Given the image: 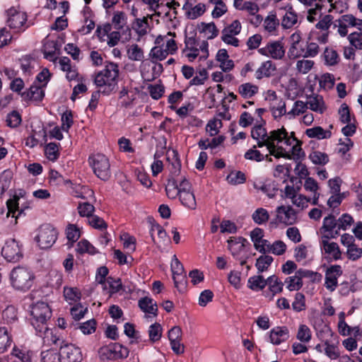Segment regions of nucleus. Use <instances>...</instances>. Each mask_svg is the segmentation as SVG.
Returning <instances> with one entry per match:
<instances>
[{"label":"nucleus","mask_w":362,"mask_h":362,"mask_svg":"<svg viewBox=\"0 0 362 362\" xmlns=\"http://www.w3.org/2000/svg\"><path fill=\"white\" fill-rule=\"evenodd\" d=\"M11 339L8 334L6 327H0V354L6 351L7 348L11 346Z\"/></svg>","instance_id":"obj_45"},{"label":"nucleus","mask_w":362,"mask_h":362,"mask_svg":"<svg viewBox=\"0 0 362 362\" xmlns=\"http://www.w3.org/2000/svg\"><path fill=\"white\" fill-rule=\"evenodd\" d=\"M2 256L11 262H16L23 257V253L18 242L10 238L7 240L1 250Z\"/></svg>","instance_id":"obj_8"},{"label":"nucleus","mask_w":362,"mask_h":362,"mask_svg":"<svg viewBox=\"0 0 362 362\" xmlns=\"http://www.w3.org/2000/svg\"><path fill=\"white\" fill-rule=\"evenodd\" d=\"M168 54V50L160 46L153 47L150 52L151 57L159 61L165 59Z\"/></svg>","instance_id":"obj_62"},{"label":"nucleus","mask_w":362,"mask_h":362,"mask_svg":"<svg viewBox=\"0 0 362 362\" xmlns=\"http://www.w3.org/2000/svg\"><path fill=\"white\" fill-rule=\"evenodd\" d=\"M139 307L140 309L148 314H152L153 316L158 315V306L156 303H153L152 298L148 297H144L139 300Z\"/></svg>","instance_id":"obj_23"},{"label":"nucleus","mask_w":362,"mask_h":362,"mask_svg":"<svg viewBox=\"0 0 362 362\" xmlns=\"http://www.w3.org/2000/svg\"><path fill=\"white\" fill-rule=\"evenodd\" d=\"M6 23L10 28L16 30L17 32L23 31L27 26H25L27 21L25 13L17 11L15 8H10L7 11Z\"/></svg>","instance_id":"obj_10"},{"label":"nucleus","mask_w":362,"mask_h":362,"mask_svg":"<svg viewBox=\"0 0 362 362\" xmlns=\"http://www.w3.org/2000/svg\"><path fill=\"white\" fill-rule=\"evenodd\" d=\"M148 16H144L141 18H136L132 23V28L140 36H144L148 33L149 24Z\"/></svg>","instance_id":"obj_22"},{"label":"nucleus","mask_w":362,"mask_h":362,"mask_svg":"<svg viewBox=\"0 0 362 362\" xmlns=\"http://www.w3.org/2000/svg\"><path fill=\"white\" fill-rule=\"evenodd\" d=\"M296 339L302 343H309L312 339V332L308 326L301 324L296 332Z\"/></svg>","instance_id":"obj_34"},{"label":"nucleus","mask_w":362,"mask_h":362,"mask_svg":"<svg viewBox=\"0 0 362 362\" xmlns=\"http://www.w3.org/2000/svg\"><path fill=\"white\" fill-rule=\"evenodd\" d=\"M306 103L308 108L317 112L322 113L326 109L322 97L320 95L309 97Z\"/></svg>","instance_id":"obj_28"},{"label":"nucleus","mask_w":362,"mask_h":362,"mask_svg":"<svg viewBox=\"0 0 362 362\" xmlns=\"http://www.w3.org/2000/svg\"><path fill=\"white\" fill-rule=\"evenodd\" d=\"M127 15L123 11H115L112 18V24L115 29L122 30L127 24Z\"/></svg>","instance_id":"obj_36"},{"label":"nucleus","mask_w":362,"mask_h":362,"mask_svg":"<svg viewBox=\"0 0 362 362\" xmlns=\"http://www.w3.org/2000/svg\"><path fill=\"white\" fill-rule=\"evenodd\" d=\"M322 236L332 237L336 238L339 235L338 229V222L335 217L332 215H329L323 219V223L320 229Z\"/></svg>","instance_id":"obj_14"},{"label":"nucleus","mask_w":362,"mask_h":362,"mask_svg":"<svg viewBox=\"0 0 362 362\" xmlns=\"http://www.w3.org/2000/svg\"><path fill=\"white\" fill-rule=\"evenodd\" d=\"M10 278L14 288L19 291H27L33 285L34 276L28 269L18 267L11 271Z\"/></svg>","instance_id":"obj_4"},{"label":"nucleus","mask_w":362,"mask_h":362,"mask_svg":"<svg viewBox=\"0 0 362 362\" xmlns=\"http://www.w3.org/2000/svg\"><path fill=\"white\" fill-rule=\"evenodd\" d=\"M178 181L172 177L168 179V183L165 186L166 195L168 198L174 199L177 198L181 191V180Z\"/></svg>","instance_id":"obj_25"},{"label":"nucleus","mask_w":362,"mask_h":362,"mask_svg":"<svg viewBox=\"0 0 362 362\" xmlns=\"http://www.w3.org/2000/svg\"><path fill=\"white\" fill-rule=\"evenodd\" d=\"M104 288L106 289L107 286L109 287L110 294L118 292L122 288V282L120 279H114L112 277L107 279L106 286L104 285Z\"/></svg>","instance_id":"obj_59"},{"label":"nucleus","mask_w":362,"mask_h":362,"mask_svg":"<svg viewBox=\"0 0 362 362\" xmlns=\"http://www.w3.org/2000/svg\"><path fill=\"white\" fill-rule=\"evenodd\" d=\"M261 54L274 59H281L285 55L284 43L280 40L272 41L258 49Z\"/></svg>","instance_id":"obj_12"},{"label":"nucleus","mask_w":362,"mask_h":362,"mask_svg":"<svg viewBox=\"0 0 362 362\" xmlns=\"http://www.w3.org/2000/svg\"><path fill=\"white\" fill-rule=\"evenodd\" d=\"M64 296L66 300L76 302L81 299V293L78 288L76 287H64Z\"/></svg>","instance_id":"obj_41"},{"label":"nucleus","mask_w":362,"mask_h":362,"mask_svg":"<svg viewBox=\"0 0 362 362\" xmlns=\"http://www.w3.org/2000/svg\"><path fill=\"white\" fill-rule=\"evenodd\" d=\"M228 247L235 258H240L241 256L247 255L245 244L247 241L243 237H232L228 240Z\"/></svg>","instance_id":"obj_15"},{"label":"nucleus","mask_w":362,"mask_h":362,"mask_svg":"<svg viewBox=\"0 0 362 362\" xmlns=\"http://www.w3.org/2000/svg\"><path fill=\"white\" fill-rule=\"evenodd\" d=\"M76 252L79 254L88 253L89 255H95L97 250L88 240H81L77 244Z\"/></svg>","instance_id":"obj_43"},{"label":"nucleus","mask_w":362,"mask_h":362,"mask_svg":"<svg viewBox=\"0 0 362 362\" xmlns=\"http://www.w3.org/2000/svg\"><path fill=\"white\" fill-rule=\"evenodd\" d=\"M119 66L113 62H107L105 68L98 72L94 78L95 84L100 88H103L102 92L110 94L115 88L119 76Z\"/></svg>","instance_id":"obj_1"},{"label":"nucleus","mask_w":362,"mask_h":362,"mask_svg":"<svg viewBox=\"0 0 362 362\" xmlns=\"http://www.w3.org/2000/svg\"><path fill=\"white\" fill-rule=\"evenodd\" d=\"M267 285L272 293L270 300H273L276 294L280 293L283 291L284 283L275 275L270 276L267 279Z\"/></svg>","instance_id":"obj_26"},{"label":"nucleus","mask_w":362,"mask_h":362,"mask_svg":"<svg viewBox=\"0 0 362 362\" xmlns=\"http://www.w3.org/2000/svg\"><path fill=\"white\" fill-rule=\"evenodd\" d=\"M171 269L175 286L179 288V284L182 281L185 280V276L183 275L184 267L176 255H174L173 257Z\"/></svg>","instance_id":"obj_20"},{"label":"nucleus","mask_w":362,"mask_h":362,"mask_svg":"<svg viewBox=\"0 0 362 362\" xmlns=\"http://www.w3.org/2000/svg\"><path fill=\"white\" fill-rule=\"evenodd\" d=\"M57 44L54 40H47L43 45V52L45 58H52L56 54Z\"/></svg>","instance_id":"obj_53"},{"label":"nucleus","mask_w":362,"mask_h":362,"mask_svg":"<svg viewBox=\"0 0 362 362\" xmlns=\"http://www.w3.org/2000/svg\"><path fill=\"white\" fill-rule=\"evenodd\" d=\"M356 22V18L354 15L346 14L334 22V27L338 28V33L340 36L345 37L348 34V28H354Z\"/></svg>","instance_id":"obj_17"},{"label":"nucleus","mask_w":362,"mask_h":362,"mask_svg":"<svg viewBox=\"0 0 362 362\" xmlns=\"http://www.w3.org/2000/svg\"><path fill=\"white\" fill-rule=\"evenodd\" d=\"M342 274V269L340 265H332L327 268L325 272V287L330 291L336 289L338 285V277Z\"/></svg>","instance_id":"obj_13"},{"label":"nucleus","mask_w":362,"mask_h":362,"mask_svg":"<svg viewBox=\"0 0 362 362\" xmlns=\"http://www.w3.org/2000/svg\"><path fill=\"white\" fill-rule=\"evenodd\" d=\"M21 116L18 111L13 110L9 113L6 117L7 126L15 128L17 127L21 122Z\"/></svg>","instance_id":"obj_58"},{"label":"nucleus","mask_w":362,"mask_h":362,"mask_svg":"<svg viewBox=\"0 0 362 362\" xmlns=\"http://www.w3.org/2000/svg\"><path fill=\"white\" fill-rule=\"evenodd\" d=\"M12 179V173L10 170H4L0 175V198L8 189Z\"/></svg>","instance_id":"obj_40"},{"label":"nucleus","mask_w":362,"mask_h":362,"mask_svg":"<svg viewBox=\"0 0 362 362\" xmlns=\"http://www.w3.org/2000/svg\"><path fill=\"white\" fill-rule=\"evenodd\" d=\"M45 152L47 158L52 161L56 160L59 156L57 144L52 142L46 146Z\"/></svg>","instance_id":"obj_55"},{"label":"nucleus","mask_w":362,"mask_h":362,"mask_svg":"<svg viewBox=\"0 0 362 362\" xmlns=\"http://www.w3.org/2000/svg\"><path fill=\"white\" fill-rule=\"evenodd\" d=\"M127 52L132 61H142L144 58V51L137 44L129 45Z\"/></svg>","instance_id":"obj_38"},{"label":"nucleus","mask_w":362,"mask_h":362,"mask_svg":"<svg viewBox=\"0 0 362 362\" xmlns=\"http://www.w3.org/2000/svg\"><path fill=\"white\" fill-rule=\"evenodd\" d=\"M87 310L86 307H83L81 304H77L71 308L70 313L75 320H80L84 317Z\"/></svg>","instance_id":"obj_63"},{"label":"nucleus","mask_w":362,"mask_h":362,"mask_svg":"<svg viewBox=\"0 0 362 362\" xmlns=\"http://www.w3.org/2000/svg\"><path fill=\"white\" fill-rule=\"evenodd\" d=\"M297 213L291 206L281 205L276 209V221L285 226H291L297 221Z\"/></svg>","instance_id":"obj_11"},{"label":"nucleus","mask_w":362,"mask_h":362,"mask_svg":"<svg viewBox=\"0 0 362 362\" xmlns=\"http://www.w3.org/2000/svg\"><path fill=\"white\" fill-rule=\"evenodd\" d=\"M286 288L290 291H298L303 286V281L296 275L287 277L285 280Z\"/></svg>","instance_id":"obj_57"},{"label":"nucleus","mask_w":362,"mask_h":362,"mask_svg":"<svg viewBox=\"0 0 362 362\" xmlns=\"http://www.w3.org/2000/svg\"><path fill=\"white\" fill-rule=\"evenodd\" d=\"M304 188L306 191H310L314 193L311 204L313 205H317L320 193L317 192L319 187L316 180L310 177L306 178L304 183Z\"/></svg>","instance_id":"obj_29"},{"label":"nucleus","mask_w":362,"mask_h":362,"mask_svg":"<svg viewBox=\"0 0 362 362\" xmlns=\"http://www.w3.org/2000/svg\"><path fill=\"white\" fill-rule=\"evenodd\" d=\"M324 346L325 354L331 360H335L339 357L340 353L337 346L333 344H329L327 341L325 342Z\"/></svg>","instance_id":"obj_54"},{"label":"nucleus","mask_w":362,"mask_h":362,"mask_svg":"<svg viewBox=\"0 0 362 362\" xmlns=\"http://www.w3.org/2000/svg\"><path fill=\"white\" fill-rule=\"evenodd\" d=\"M305 296L301 293H297L295 296L294 301L292 303V308L296 312H300L305 310Z\"/></svg>","instance_id":"obj_60"},{"label":"nucleus","mask_w":362,"mask_h":362,"mask_svg":"<svg viewBox=\"0 0 362 362\" xmlns=\"http://www.w3.org/2000/svg\"><path fill=\"white\" fill-rule=\"evenodd\" d=\"M57 238V232L50 225H43L40 229L35 239L42 249H47L52 246Z\"/></svg>","instance_id":"obj_6"},{"label":"nucleus","mask_w":362,"mask_h":362,"mask_svg":"<svg viewBox=\"0 0 362 362\" xmlns=\"http://www.w3.org/2000/svg\"><path fill=\"white\" fill-rule=\"evenodd\" d=\"M162 327L159 323H154L149 327L148 336L151 342L158 341L162 336Z\"/></svg>","instance_id":"obj_51"},{"label":"nucleus","mask_w":362,"mask_h":362,"mask_svg":"<svg viewBox=\"0 0 362 362\" xmlns=\"http://www.w3.org/2000/svg\"><path fill=\"white\" fill-rule=\"evenodd\" d=\"M289 337V330L286 326L275 327L269 332V341L274 345H279L286 341Z\"/></svg>","instance_id":"obj_18"},{"label":"nucleus","mask_w":362,"mask_h":362,"mask_svg":"<svg viewBox=\"0 0 362 362\" xmlns=\"http://www.w3.org/2000/svg\"><path fill=\"white\" fill-rule=\"evenodd\" d=\"M309 158L311 161L316 165H325L329 162L327 154L318 151L311 153Z\"/></svg>","instance_id":"obj_48"},{"label":"nucleus","mask_w":362,"mask_h":362,"mask_svg":"<svg viewBox=\"0 0 362 362\" xmlns=\"http://www.w3.org/2000/svg\"><path fill=\"white\" fill-rule=\"evenodd\" d=\"M99 357L101 360H116L114 344L104 346L98 350Z\"/></svg>","instance_id":"obj_39"},{"label":"nucleus","mask_w":362,"mask_h":362,"mask_svg":"<svg viewBox=\"0 0 362 362\" xmlns=\"http://www.w3.org/2000/svg\"><path fill=\"white\" fill-rule=\"evenodd\" d=\"M95 175L102 180L106 181L111 177V169L109 159L103 154L97 153L88 158Z\"/></svg>","instance_id":"obj_5"},{"label":"nucleus","mask_w":362,"mask_h":362,"mask_svg":"<svg viewBox=\"0 0 362 362\" xmlns=\"http://www.w3.org/2000/svg\"><path fill=\"white\" fill-rule=\"evenodd\" d=\"M150 95L155 100L160 98L165 91V88L160 84H151L148 86Z\"/></svg>","instance_id":"obj_61"},{"label":"nucleus","mask_w":362,"mask_h":362,"mask_svg":"<svg viewBox=\"0 0 362 362\" xmlns=\"http://www.w3.org/2000/svg\"><path fill=\"white\" fill-rule=\"evenodd\" d=\"M251 136L255 140L270 139L276 141L277 143L284 142L286 145H291V139L288 137V132L284 127L273 130L267 134L266 129L262 125H256L251 130Z\"/></svg>","instance_id":"obj_3"},{"label":"nucleus","mask_w":362,"mask_h":362,"mask_svg":"<svg viewBox=\"0 0 362 362\" xmlns=\"http://www.w3.org/2000/svg\"><path fill=\"white\" fill-rule=\"evenodd\" d=\"M181 204L190 210L197 208V202L191 183L185 178L181 180V191L178 195Z\"/></svg>","instance_id":"obj_7"},{"label":"nucleus","mask_w":362,"mask_h":362,"mask_svg":"<svg viewBox=\"0 0 362 362\" xmlns=\"http://www.w3.org/2000/svg\"><path fill=\"white\" fill-rule=\"evenodd\" d=\"M216 60L220 63V68L224 72L231 71L234 67V62L229 59L228 52L225 49H219L216 56Z\"/></svg>","instance_id":"obj_21"},{"label":"nucleus","mask_w":362,"mask_h":362,"mask_svg":"<svg viewBox=\"0 0 362 362\" xmlns=\"http://www.w3.org/2000/svg\"><path fill=\"white\" fill-rule=\"evenodd\" d=\"M23 98L25 100L40 101L44 95L42 89L37 86H31L30 88L25 92L21 94Z\"/></svg>","instance_id":"obj_24"},{"label":"nucleus","mask_w":362,"mask_h":362,"mask_svg":"<svg viewBox=\"0 0 362 362\" xmlns=\"http://www.w3.org/2000/svg\"><path fill=\"white\" fill-rule=\"evenodd\" d=\"M331 238H332V237L322 236L320 242L321 249L323 250L325 254L327 255L329 257L334 260H338L341 259V252L337 243L329 241Z\"/></svg>","instance_id":"obj_16"},{"label":"nucleus","mask_w":362,"mask_h":362,"mask_svg":"<svg viewBox=\"0 0 362 362\" xmlns=\"http://www.w3.org/2000/svg\"><path fill=\"white\" fill-rule=\"evenodd\" d=\"M288 137L291 139V144L290 146H291L293 142L296 143L292 146V151L291 152H292L293 156L294 157V158L299 159L300 158H301L302 156H304V152L303 151V149H302V148L300 146V141L298 140H297L294 137V133L293 132H292L291 134V136L288 135Z\"/></svg>","instance_id":"obj_52"},{"label":"nucleus","mask_w":362,"mask_h":362,"mask_svg":"<svg viewBox=\"0 0 362 362\" xmlns=\"http://www.w3.org/2000/svg\"><path fill=\"white\" fill-rule=\"evenodd\" d=\"M31 324L35 329L37 334L41 336L42 333H48L47 321L52 316L51 308L45 302H37L33 305L30 309Z\"/></svg>","instance_id":"obj_2"},{"label":"nucleus","mask_w":362,"mask_h":362,"mask_svg":"<svg viewBox=\"0 0 362 362\" xmlns=\"http://www.w3.org/2000/svg\"><path fill=\"white\" fill-rule=\"evenodd\" d=\"M324 58L325 63L329 66H334L339 62V55L333 48H326L324 52Z\"/></svg>","instance_id":"obj_44"},{"label":"nucleus","mask_w":362,"mask_h":362,"mask_svg":"<svg viewBox=\"0 0 362 362\" xmlns=\"http://www.w3.org/2000/svg\"><path fill=\"white\" fill-rule=\"evenodd\" d=\"M314 61L311 59H302L296 62V69L300 74H308L313 67Z\"/></svg>","instance_id":"obj_50"},{"label":"nucleus","mask_w":362,"mask_h":362,"mask_svg":"<svg viewBox=\"0 0 362 362\" xmlns=\"http://www.w3.org/2000/svg\"><path fill=\"white\" fill-rule=\"evenodd\" d=\"M247 286L253 291H260L267 286V279H264L262 275L253 276L249 278Z\"/></svg>","instance_id":"obj_37"},{"label":"nucleus","mask_w":362,"mask_h":362,"mask_svg":"<svg viewBox=\"0 0 362 362\" xmlns=\"http://www.w3.org/2000/svg\"><path fill=\"white\" fill-rule=\"evenodd\" d=\"M61 362H81V349L72 344H64L59 346Z\"/></svg>","instance_id":"obj_9"},{"label":"nucleus","mask_w":362,"mask_h":362,"mask_svg":"<svg viewBox=\"0 0 362 362\" xmlns=\"http://www.w3.org/2000/svg\"><path fill=\"white\" fill-rule=\"evenodd\" d=\"M201 28L202 32L204 33L208 39H213L218 34V30L214 23H202Z\"/></svg>","instance_id":"obj_47"},{"label":"nucleus","mask_w":362,"mask_h":362,"mask_svg":"<svg viewBox=\"0 0 362 362\" xmlns=\"http://www.w3.org/2000/svg\"><path fill=\"white\" fill-rule=\"evenodd\" d=\"M276 71L275 64L271 60H267L261 64L260 66L256 70L255 76L257 80L269 78L274 75Z\"/></svg>","instance_id":"obj_19"},{"label":"nucleus","mask_w":362,"mask_h":362,"mask_svg":"<svg viewBox=\"0 0 362 362\" xmlns=\"http://www.w3.org/2000/svg\"><path fill=\"white\" fill-rule=\"evenodd\" d=\"M42 362H61L60 353L55 350L49 349L41 353Z\"/></svg>","instance_id":"obj_46"},{"label":"nucleus","mask_w":362,"mask_h":362,"mask_svg":"<svg viewBox=\"0 0 362 362\" xmlns=\"http://www.w3.org/2000/svg\"><path fill=\"white\" fill-rule=\"evenodd\" d=\"M258 90V86L250 83H243L238 87L239 94L245 99L252 98Z\"/></svg>","instance_id":"obj_30"},{"label":"nucleus","mask_w":362,"mask_h":362,"mask_svg":"<svg viewBox=\"0 0 362 362\" xmlns=\"http://www.w3.org/2000/svg\"><path fill=\"white\" fill-rule=\"evenodd\" d=\"M150 233L155 243L163 242L167 238V233L163 228L158 223L152 224Z\"/></svg>","instance_id":"obj_31"},{"label":"nucleus","mask_w":362,"mask_h":362,"mask_svg":"<svg viewBox=\"0 0 362 362\" xmlns=\"http://www.w3.org/2000/svg\"><path fill=\"white\" fill-rule=\"evenodd\" d=\"M279 25V20L274 13H270L264 21V28L269 33H274Z\"/></svg>","instance_id":"obj_33"},{"label":"nucleus","mask_w":362,"mask_h":362,"mask_svg":"<svg viewBox=\"0 0 362 362\" xmlns=\"http://www.w3.org/2000/svg\"><path fill=\"white\" fill-rule=\"evenodd\" d=\"M298 23L297 13L293 9L290 7L286 10L283 18L281 20V25L284 29H289L293 27Z\"/></svg>","instance_id":"obj_27"},{"label":"nucleus","mask_w":362,"mask_h":362,"mask_svg":"<svg viewBox=\"0 0 362 362\" xmlns=\"http://www.w3.org/2000/svg\"><path fill=\"white\" fill-rule=\"evenodd\" d=\"M348 40L351 46L362 49V33L354 32L349 35Z\"/></svg>","instance_id":"obj_64"},{"label":"nucleus","mask_w":362,"mask_h":362,"mask_svg":"<svg viewBox=\"0 0 362 362\" xmlns=\"http://www.w3.org/2000/svg\"><path fill=\"white\" fill-rule=\"evenodd\" d=\"M66 235L68 240L71 242V245H72L80 238L81 232L76 225L69 224L66 229Z\"/></svg>","instance_id":"obj_49"},{"label":"nucleus","mask_w":362,"mask_h":362,"mask_svg":"<svg viewBox=\"0 0 362 362\" xmlns=\"http://www.w3.org/2000/svg\"><path fill=\"white\" fill-rule=\"evenodd\" d=\"M274 259L269 255H262L257 259L255 266L259 273H262L269 268Z\"/></svg>","instance_id":"obj_42"},{"label":"nucleus","mask_w":362,"mask_h":362,"mask_svg":"<svg viewBox=\"0 0 362 362\" xmlns=\"http://www.w3.org/2000/svg\"><path fill=\"white\" fill-rule=\"evenodd\" d=\"M337 222L339 230H346L354 223V218L349 214H344L337 219Z\"/></svg>","instance_id":"obj_56"},{"label":"nucleus","mask_w":362,"mask_h":362,"mask_svg":"<svg viewBox=\"0 0 362 362\" xmlns=\"http://www.w3.org/2000/svg\"><path fill=\"white\" fill-rule=\"evenodd\" d=\"M269 217L270 216L268 211L264 208L257 209L252 214L253 221L258 225L266 224Z\"/></svg>","instance_id":"obj_35"},{"label":"nucleus","mask_w":362,"mask_h":362,"mask_svg":"<svg viewBox=\"0 0 362 362\" xmlns=\"http://www.w3.org/2000/svg\"><path fill=\"white\" fill-rule=\"evenodd\" d=\"M305 134L309 138H317L318 139H323L330 138L332 133L329 130L323 129L321 127H315L306 129Z\"/></svg>","instance_id":"obj_32"}]
</instances>
